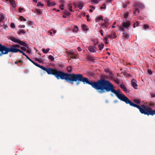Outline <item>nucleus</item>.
Masks as SVG:
<instances>
[{
  "instance_id": "obj_48",
  "label": "nucleus",
  "mask_w": 155,
  "mask_h": 155,
  "mask_svg": "<svg viewBox=\"0 0 155 155\" xmlns=\"http://www.w3.org/2000/svg\"><path fill=\"white\" fill-rule=\"evenodd\" d=\"M97 19L99 20H103L102 16H100L98 17L97 18Z\"/></svg>"
},
{
  "instance_id": "obj_58",
  "label": "nucleus",
  "mask_w": 155,
  "mask_h": 155,
  "mask_svg": "<svg viewBox=\"0 0 155 155\" xmlns=\"http://www.w3.org/2000/svg\"><path fill=\"white\" fill-rule=\"evenodd\" d=\"M78 51H81V49L80 47H78Z\"/></svg>"
},
{
  "instance_id": "obj_36",
  "label": "nucleus",
  "mask_w": 155,
  "mask_h": 155,
  "mask_svg": "<svg viewBox=\"0 0 155 155\" xmlns=\"http://www.w3.org/2000/svg\"><path fill=\"white\" fill-rule=\"evenodd\" d=\"M106 8V5L104 3L103 5V6L100 7V9H105Z\"/></svg>"
},
{
  "instance_id": "obj_21",
  "label": "nucleus",
  "mask_w": 155,
  "mask_h": 155,
  "mask_svg": "<svg viewBox=\"0 0 155 155\" xmlns=\"http://www.w3.org/2000/svg\"><path fill=\"white\" fill-rule=\"evenodd\" d=\"M77 6L79 9H81L83 7V4L81 2H80L77 5Z\"/></svg>"
},
{
  "instance_id": "obj_57",
  "label": "nucleus",
  "mask_w": 155,
  "mask_h": 155,
  "mask_svg": "<svg viewBox=\"0 0 155 155\" xmlns=\"http://www.w3.org/2000/svg\"><path fill=\"white\" fill-rule=\"evenodd\" d=\"M19 27L20 28H25V25H20L19 26Z\"/></svg>"
},
{
  "instance_id": "obj_38",
  "label": "nucleus",
  "mask_w": 155,
  "mask_h": 155,
  "mask_svg": "<svg viewBox=\"0 0 155 155\" xmlns=\"http://www.w3.org/2000/svg\"><path fill=\"white\" fill-rule=\"evenodd\" d=\"M107 37L108 38L112 39L113 38L112 34L111 33L110 34L107 35Z\"/></svg>"
},
{
  "instance_id": "obj_25",
  "label": "nucleus",
  "mask_w": 155,
  "mask_h": 155,
  "mask_svg": "<svg viewBox=\"0 0 155 155\" xmlns=\"http://www.w3.org/2000/svg\"><path fill=\"white\" fill-rule=\"evenodd\" d=\"M133 101L136 104H140V101L138 99H135L133 100Z\"/></svg>"
},
{
  "instance_id": "obj_64",
  "label": "nucleus",
  "mask_w": 155,
  "mask_h": 155,
  "mask_svg": "<svg viewBox=\"0 0 155 155\" xmlns=\"http://www.w3.org/2000/svg\"><path fill=\"white\" fill-rule=\"evenodd\" d=\"M136 24L137 26L139 24V23L138 21H136L135 23V24Z\"/></svg>"
},
{
  "instance_id": "obj_40",
  "label": "nucleus",
  "mask_w": 155,
  "mask_h": 155,
  "mask_svg": "<svg viewBox=\"0 0 155 155\" xmlns=\"http://www.w3.org/2000/svg\"><path fill=\"white\" fill-rule=\"evenodd\" d=\"M87 59L91 61H92L94 60V59L93 58L91 57H90V56H88L87 57Z\"/></svg>"
},
{
  "instance_id": "obj_61",
  "label": "nucleus",
  "mask_w": 155,
  "mask_h": 155,
  "mask_svg": "<svg viewBox=\"0 0 155 155\" xmlns=\"http://www.w3.org/2000/svg\"><path fill=\"white\" fill-rule=\"evenodd\" d=\"M29 23L30 25H32L33 24V22L31 21H29Z\"/></svg>"
},
{
  "instance_id": "obj_56",
  "label": "nucleus",
  "mask_w": 155,
  "mask_h": 155,
  "mask_svg": "<svg viewBox=\"0 0 155 155\" xmlns=\"http://www.w3.org/2000/svg\"><path fill=\"white\" fill-rule=\"evenodd\" d=\"M26 51L28 53H30L31 52V50L30 49H28V50L26 49Z\"/></svg>"
},
{
  "instance_id": "obj_62",
  "label": "nucleus",
  "mask_w": 155,
  "mask_h": 155,
  "mask_svg": "<svg viewBox=\"0 0 155 155\" xmlns=\"http://www.w3.org/2000/svg\"><path fill=\"white\" fill-rule=\"evenodd\" d=\"M26 45H26L25 46H24V47H26V48H27L28 49L29 48V47H28V45L27 44H26Z\"/></svg>"
},
{
  "instance_id": "obj_14",
  "label": "nucleus",
  "mask_w": 155,
  "mask_h": 155,
  "mask_svg": "<svg viewBox=\"0 0 155 155\" xmlns=\"http://www.w3.org/2000/svg\"><path fill=\"white\" fill-rule=\"evenodd\" d=\"M12 5V7L13 8H15L16 7L15 2L13 0H8Z\"/></svg>"
},
{
  "instance_id": "obj_41",
  "label": "nucleus",
  "mask_w": 155,
  "mask_h": 155,
  "mask_svg": "<svg viewBox=\"0 0 155 155\" xmlns=\"http://www.w3.org/2000/svg\"><path fill=\"white\" fill-rule=\"evenodd\" d=\"M144 28L145 29H147V28H149V26L147 24H145L143 26Z\"/></svg>"
},
{
  "instance_id": "obj_3",
  "label": "nucleus",
  "mask_w": 155,
  "mask_h": 155,
  "mask_svg": "<svg viewBox=\"0 0 155 155\" xmlns=\"http://www.w3.org/2000/svg\"><path fill=\"white\" fill-rule=\"evenodd\" d=\"M128 104L131 106L138 108L141 114L147 115H151V116H153L155 114V109L152 110L151 108H147L144 104L141 105V107H140L138 105L133 103L130 100Z\"/></svg>"
},
{
  "instance_id": "obj_13",
  "label": "nucleus",
  "mask_w": 155,
  "mask_h": 155,
  "mask_svg": "<svg viewBox=\"0 0 155 155\" xmlns=\"http://www.w3.org/2000/svg\"><path fill=\"white\" fill-rule=\"evenodd\" d=\"M123 37L125 38L126 39H128L129 37V35L126 32H125L124 31H123Z\"/></svg>"
},
{
  "instance_id": "obj_55",
  "label": "nucleus",
  "mask_w": 155,
  "mask_h": 155,
  "mask_svg": "<svg viewBox=\"0 0 155 155\" xmlns=\"http://www.w3.org/2000/svg\"><path fill=\"white\" fill-rule=\"evenodd\" d=\"M25 56L27 58L28 60H29L31 62L32 61L31 60L28 56H27L26 55H25Z\"/></svg>"
},
{
  "instance_id": "obj_39",
  "label": "nucleus",
  "mask_w": 155,
  "mask_h": 155,
  "mask_svg": "<svg viewBox=\"0 0 155 155\" xmlns=\"http://www.w3.org/2000/svg\"><path fill=\"white\" fill-rule=\"evenodd\" d=\"M37 5L38 6H43L44 5L43 4H42L41 2H38V3L37 4Z\"/></svg>"
},
{
  "instance_id": "obj_28",
  "label": "nucleus",
  "mask_w": 155,
  "mask_h": 155,
  "mask_svg": "<svg viewBox=\"0 0 155 155\" xmlns=\"http://www.w3.org/2000/svg\"><path fill=\"white\" fill-rule=\"evenodd\" d=\"M42 51L45 53H47L49 51V48H47L46 50L45 49H42Z\"/></svg>"
},
{
  "instance_id": "obj_19",
  "label": "nucleus",
  "mask_w": 155,
  "mask_h": 155,
  "mask_svg": "<svg viewBox=\"0 0 155 155\" xmlns=\"http://www.w3.org/2000/svg\"><path fill=\"white\" fill-rule=\"evenodd\" d=\"M36 13L38 15H40L42 14V11L40 9H37L36 10Z\"/></svg>"
},
{
  "instance_id": "obj_60",
  "label": "nucleus",
  "mask_w": 155,
  "mask_h": 155,
  "mask_svg": "<svg viewBox=\"0 0 155 155\" xmlns=\"http://www.w3.org/2000/svg\"><path fill=\"white\" fill-rule=\"evenodd\" d=\"M151 96L152 97H155V94H152L151 95Z\"/></svg>"
},
{
  "instance_id": "obj_53",
  "label": "nucleus",
  "mask_w": 155,
  "mask_h": 155,
  "mask_svg": "<svg viewBox=\"0 0 155 155\" xmlns=\"http://www.w3.org/2000/svg\"><path fill=\"white\" fill-rule=\"evenodd\" d=\"M113 35V37L114 38H116V34L115 33H114L112 34Z\"/></svg>"
},
{
  "instance_id": "obj_18",
  "label": "nucleus",
  "mask_w": 155,
  "mask_h": 155,
  "mask_svg": "<svg viewBox=\"0 0 155 155\" xmlns=\"http://www.w3.org/2000/svg\"><path fill=\"white\" fill-rule=\"evenodd\" d=\"M134 14L136 15H138L139 13V9L137 8H135L134 11L133 12Z\"/></svg>"
},
{
  "instance_id": "obj_17",
  "label": "nucleus",
  "mask_w": 155,
  "mask_h": 155,
  "mask_svg": "<svg viewBox=\"0 0 155 155\" xmlns=\"http://www.w3.org/2000/svg\"><path fill=\"white\" fill-rule=\"evenodd\" d=\"M120 88H122L124 92H126L127 91V90L126 87L124 86V85L120 84Z\"/></svg>"
},
{
  "instance_id": "obj_23",
  "label": "nucleus",
  "mask_w": 155,
  "mask_h": 155,
  "mask_svg": "<svg viewBox=\"0 0 155 155\" xmlns=\"http://www.w3.org/2000/svg\"><path fill=\"white\" fill-rule=\"evenodd\" d=\"M108 25H109L105 23H103L101 24V25L102 27H104L107 28H108Z\"/></svg>"
},
{
  "instance_id": "obj_24",
  "label": "nucleus",
  "mask_w": 155,
  "mask_h": 155,
  "mask_svg": "<svg viewBox=\"0 0 155 155\" xmlns=\"http://www.w3.org/2000/svg\"><path fill=\"white\" fill-rule=\"evenodd\" d=\"M155 104L154 103L151 102H150L149 104V105L151 107V108L155 106Z\"/></svg>"
},
{
  "instance_id": "obj_46",
  "label": "nucleus",
  "mask_w": 155,
  "mask_h": 155,
  "mask_svg": "<svg viewBox=\"0 0 155 155\" xmlns=\"http://www.w3.org/2000/svg\"><path fill=\"white\" fill-rule=\"evenodd\" d=\"M20 48L23 51H26V48H25V47H21Z\"/></svg>"
},
{
  "instance_id": "obj_7",
  "label": "nucleus",
  "mask_w": 155,
  "mask_h": 155,
  "mask_svg": "<svg viewBox=\"0 0 155 155\" xmlns=\"http://www.w3.org/2000/svg\"><path fill=\"white\" fill-rule=\"evenodd\" d=\"M11 40L12 41L15 42H16L19 44L23 46L24 47V46H25L26 45H26V43L23 42V41L19 40L18 39L14 37H11Z\"/></svg>"
},
{
  "instance_id": "obj_16",
  "label": "nucleus",
  "mask_w": 155,
  "mask_h": 155,
  "mask_svg": "<svg viewBox=\"0 0 155 155\" xmlns=\"http://www.w3.org/2000/svg\"><path fill=\"white\" fill-rule=\"evenodd\" d=\"M31 62L32 63H33L35 65H36V66H37L38 67L42 69V68H43V66H41V65L38 64H37V63L35 62L34 61H32Z\"/></svg>"
},
{
  "instance_id": "obj_30",
  "label": "nucleus",
  "mask_w": 155,
  "mask_h": 155,
  "mask_svg": "<svg viewBox=\"0 0 155 155\" xmlns=\"http://www.w3.org/2000/svg\"><path fill=\"white\" fill-rule=\"evenodd\" d=\"M109 20V19L107 18H105L104 20V23H106L108 25H109L110 24V23L108 22Z\"/></svg>"
},
{
  "instance_id": "obj_15",
  "label": "nucleus",
  "mask_w": 155,
  "mask_h": 155,
  "mask_svg": "<svg viewBox=\"0 0 155 155\" xmlns=\"http://www.w3.org/2000/svg\"><path fill=\"white\" fill-rule=\"evenodd\" d=\"M72 66H70L69 67H68L67 68V70L68 71V73L69 74H70V73L72 71Z\"/></svg>"
},
{
  "instance_id": "obj_45",
  "label": "nucleus",
  "mask_w": 155,
  "mask_h": 155,
  "mask_svg": "<svg viewBox=\"0 0 155 155\" xmlns=\"http://www.w3.org/2000/svg\"><path fill=\"white\" fill-rule=\"evenodd\" d=\"M11 26L12 28H14L15 27V25L14 23H11Z\"/></svg>"
},
{
  "instance_id": "obj_33",
  "label": "nucleus",
  "mask_w": 155,
  "mask_h": 155,
  "mask_svg": "<svg viewBox=\"0 0 155 155\" xmlns=\"http://www.w3.org/2000/svg\"><path fill=\"white\" fill-rule=\"evenodd\" d=\"M48 58L51 61H53L54 60V58L53 56L51 55H50L48 56Z\"/></svg>"
},
{
  "instance_id": "obj_52",
  "label": "nucleus",
  "mask_w": 155,
  "mask_h": 155,
  "mask_svg": "<svg viewBox=\"0 0 155 155\" xmlns=\"http://www.w3.org/2000/svg\"><path fill=\"white\" fill-rule=\"evenodd\" d=\"M24 10V8H22L21 7H19V11L20 12H21L22 11Z\"/></svg>"
},
{
  "instance_id": "obj_35",
  "label": "nucleus",
  "mask_w": 155,
  "mask_h": 155,
  "mask_svg": "<svg viewBox=\"0 0 155 155\" xmlns=\"http://www.w3.org/2000/svg\"><path fill=\"white\" fill-rule=\"evenodd\" d=\"M93 44L94 45H96L98 44L99 43V41H97V40H94L93 41Z\"/></svg>"
},
{
  "instance_id": "obj_49",
  "label": "nucleus",
  "mask_w": 155,
  "mask_h": 155,
  "mask_svg": "<svg viewBox=\"0 0 155 155\" xmlns=\"http://www.w3.org/2000/svg\"><path fill=\"white\" fill-rule=\"evenodd\" d=\"M69 54L70 56H72V57H74V58H75V57H74V55H75L73 53H72V52H70L69 53Z\"/></svg>"
},
{
  "instance_id": "obj_29",
  "label": "nucleus",
  "mask_w": 155,
  "mask_h": 155,
  "mask_svg": "<svg viewBox=\"0 0 155 155\" xmlns=\"http://www.w3.org/2000/svg\"><path fill=\"white\" fill-rule=\"evenodd\" d=\"M45 2L47 3V5L48 6H51V3L50 2V0H45Z\"/></svg>"
},
{
  "instance_id": "obj_50",
  "label": "nucleus",
  "mask_w": 155,
  "mask_h": 155,
  "mask_svg": "<svg viewBox=\"0 0 155 155\" xmlns=\"http://www.w3.org/2000/svg\"><path fill=\"white\" fill-rule=\"evenodd\" d=\"M148 73L150 74H152V72L150 70L148 69L147 70Z\"/></svg>"
},
{
  "instance_id": "obj_43",
  "label": "nucleus",
  "mask_w": 155,
  "mask_h": 155,
  "mask_svg": "<svg viewBox=\"0 0 155 155\" xmlns=\"http://www.w3.org/2000/svg\"><path fill=\"white\" fill-rule=\"evenodd\" d=\"M91 1L95 3H98L99 0H91Z\"/></svg>"
},
{
  "instance_id": "obj_26",
  "label": "nucleus",
  "mask_w": 155,
  "mask_h": 155,
  "mask_svg": "<svg viewBox=\"0 0 155 155\" xmlns=\"http://www.w3.org/2000/svg\"><path fill=\"white\" fill-rule=\"evenodd\" d=\"M130 3V2L129 1L126 2L125 4H124L123 6V7L124 8H125L127 7V5L129 4Z\"/></svg>"
},
{
  "instance_id": "obj_12",
  "label": "nucleus",
  "mask_w": 155,
  "mask_h": 155,
  "mask_svg": "<svg viewBox=\"0 0 155 155\" xmlns=\"http://www.w3.org/2000/svg\"><path fill=\"white\" fill-rule=\"evenodd\" d=\"M4 15L2 14L1 15V17L0 18V25L1 26H2L4 25V23L2 22V21L4 19Z\"/></svg>"
},
{
  "instance_id": "obj_51",
  "label": "nucleus",
  "mask_w": 155,
  "mask_h": 155,
  "mask_svg": "<svg viewBox=\"0 0 155 155\" xmlns=\"http://www.w3.org/2000/svg\"><path fill=\"white\" fill-rule=\"evenodd\" d=\"M99 32L101 33V36H103L104 35V34L103 33V31L102 30H100Z\"/></svg>"
},
{
  "instance_id": "obj_27",
  "label": "nucleus",
  "mask_w": 155,
  "mask_h": 155,
  "mask_svg": "<svg viewBox=\"0 0 155 155\" xmlns=\"http://www.w3.org/2000/svg\"><path fill=\"white\" fill-rule=\"evenodd\" d=\"M82 27L83 28L84 30L87 31L88 30L87 29V26L85 25H83L82 26Z\"/></svg>"
},
{
  "instance_id": "obj_42",
  "label": "nucleus",
  "mask_w": 155,
  "mask_h": 155,
  "mask_svg": "<svg viewBox=\"0 0 155 155\" xmlns=\"http://www.w3.org/2000/svg\"><path fill=\"white\" fill-rule=\"evenodd\" d=\"M69 7V10H70V11L71 12H73V9H72V6L71 5H68Z\"/></svg>"
},
{
  "instance_id": "obj_34",
  "label": "nucleus",
  "mask_w": 155,
  "mask_h": 155,
  "mask_svg": "<svg viewBox=\"0 0 155 155\" xmlns=\"http://www.w3.org/2000/svg\"><path fill=\"white\" fill-rule=\"evenodd\" d=\"M114 79V78H113V79L112 80H114V81L115 82H116L117 84H118L119 83V80L118 78H115Z\"/></svg>"
},
{
  "instance_id": "obj_20",
  "label": "nucleus",
  "mask_w": 155,
  "mask_h": 155,
  "mask_svg": "<svg viewBox=\"0 0 155 155\" xmlns=\"http://www.w3.org/2000/svg\"><path fill=\"white\" fill-rule=\"evenodd\" d=\"M104 46V45L103 43L101 44V45H99L98 47L99 48V50L101 51L102 49L103 48Z\"/></svg>"
},
{
  "instance_id": "obj_8",
  "label": "nucleus",
  "mask_w": 155,
  "mask_h": 155,
  "mask_svg": "<svg viewBox=\"0 0 155 155\" xmlns=\"http://www.w3.org/2000/svg\"><path fill=\"white\" fill-rule=\"evenodd\" d=\"M88 49L91 53H95L97 51V48L94 46H90L88 47Z\"/></svg>"
},
{
  "instance_id": "obj_11",
  "label": "nucleus",
  "mask_w": 155,
  "mask_h": 155,
  "mask_svg": "<svg viewBox=\"0 0 155 155\" xmlns=\"http://www.w3.org/2000/svg\"><path fill=\"white\" fill-rule=\"evenodd\" d=\"M134 6L136 7L140 8H144V6L140 2H136L134 4Z\"/></svg>"
},
{
  "instance_id": "obj_31",
  "label": "nucleus",
  "mask_w": 155,
  "mask_h": 155,
  "mask_svg": "<svg viewBox=\"0 0 155 155\" xmlns=\"http://www.w3.org/2000/svg\"><path fill=\"white\" fill-rule=\"evenodd\" d=\"M15 51H16V52H19L20 53H22V54L24 56H25L26 54H25V53L23 52L22 51L20 50H15Z\"/></svg>"
},
{
  "instance_id": "obj_2",
  "label": "nucleus",
  "mask_w": 155,
  "mask_h": 155,
  "mask_svg": "<svg viewBox=\"0 0 155 155\" xmlns=\"http://www.w3.org/2000/svg\"><path fill=\"white\" fill-rule=\"evenodd\" d=\"M54 76L58 79L65 80L67 82L73 84L74 82H76L78 85L80 82L89 84L90 81L87 78L83 77L81 74H69L59 71L57 69L55 71Z\"/></svg>"
},
{
  "instance_id": "obj_6",
  "label": "nucleus",
  "mask_w": 155,
  "mask_h": 155,
  "mask_svg": "<svg viewBox=\"0 0 155 155\" xmlns=\"http://www.w3.org/2000/svg\"><path fill=\"white\" fill-rule=\"evenodd\" d=\"M43 70L45 71L48 74L54 75L55 71L56 70L55 69H53L51 68H46L43 66L42 69Z\"/></svg>"
},
{
  "instance_id": "obj_22",
  "label": "nucleus",
  "mask_w": 155,
  "mask_h": 155,
  "mask_svg": "<svg viewBox=\"0 0 155 155\" xmlns=\"http://www.w3.org/2000/svg\"><path fill=\"white\" fill-rule=\"evenodd\" d=\"M78 30V27L77 26H75L74 28L73 29V31L74 32L77 33Z\"/></svg>"
},
{
  "instance_id": "obj_44",
  "label": "nucleus",
  "mask_w": 155,
  "mask_h": 155,
  "mask_svg": "<svg viewBox=\"0 0 155 155\" xmlns=\"http://www.w3.org/2000/svg\"><path fill=\"white\" fill-rule=\"evenodd\" d=\"M129 14V13L128 12H127V13L124 14V17L127 18Z\"/></svg>"
},
{
  "instance_id": "obj_37",
  "label": "nucleus",
  "mask_w": 155,
  "mask_h": 155,
  "mask_svg": "<svg viewBox=\"0 0 155 155\" xmlns=\"http://www.w3.org/2000/svg\"><path fill=\"white\" fill-rule=\"evenodd\" d=\"M20 19L21 21H26V19L23 17V16H20Z\"/></svg>"
},
{
  "instance_id": "obj_47",
  "label": "nucleus",
  "mask_w": 155,
  "mask_h": 155,
  "mask_svg": "<svg viewBox=\"0 0 155 155\" xmlns=\"http://www.w3.org/2000/svg\"><path fill=\"white\" fill-rule=\"evenodd\" d=\"M64 14L67 15H70L71 14L69 12H68L67 11H65V12H64Z\"/></svg>"
},
{
  "instance_id": "obj_1",
  "label": "nucleus",
  "mask_w": 155,
  "mask_h": 155,
  "mask_svg": "<svg viewBox=\"0 0 155 155\" xmlns=\"http://www.w3.org/2000/svg\"><path fill=\"white\" fill-rule=\"evenodd\" d=\"M89 84L100 94L110 91L115 94L120 101L124 102L126 104H128L130 102V100L124 94H120V90L116 91L114 89V85L108 80L104 79H100L96 81H90Z\"/></svg>"
},
{
  "instance_id": "obj_10",
  "label": "nucleus",
  "mask_w": 155,
  "mask_h": 155,
  "mask_svg": "<svg viewBox=\"0 0 155 155\" xmlns=\"http://www.w3.org/2000/svg\"><path fill=\"white\" fill-rule=\"evenodd\" d=\"M104 71L106 72H108L109 73V74L110 76V80H112L114 78V75L112 72L110 71L108 69H105Z\"/></svg>"
},
{
  "instance_id": "obj_9",
  "label": "nucleus",
  "mask_w": 155,
  "mask_h": 155,
  "mask_svg": "<svg viewBox=\"0 0 155 155\" xmlns=\"http://www.w3.org/2000/svg\"><path fill=\"white\" fill-rule=\"evenodd\" d=\"M131 85L134 89H137L138 86L137 84V81L135 79H133L131 81Z\"/></svg>"
},
{
  "instance_id": "obj_32",
  "label": "nucleus",
  "mask_w": 155,
  "mask_h": 155,
  "mask_svg": "<svg viewBox=\"0 0 155 155\" xmlns=\"http://www.w3.org/2000/svg\"><path fill=\"white\" fill-rule=\"evenodd\" d=\"M26 32L25 31L23 30H20L19 31H18V33L19 34H24Z\"/></svg>"
},
{
  "instance_id": "obj_5",
  "label": "nucleus",
  "mask_w": 155,
  "mask_h": 155,
  "mask_svg": "<svg viewBox=\"0 0 155 155\" xmlns=\"http://www.w3.org/2000/svg\"><path fill=\"white\" fill-rule=\"evenodd\" d=\"M130 25V21L124 22L121 25L119 26V30L120 31H124V29L128 28Z\"/></svg>"
},
{
  "instance_id": "obj_4",
  "label": "nucleus",
  "mask_w": 155,
  "mask_h": 155,
  "mask_svg": "<svg viewBox=\"0 0 155 155\" xmlns=\"http://www.w3.org/2000/svg\"><path fill=\"white\" fill-rule=\"evenodd\" d=\"M20 46L18 45H13L12 46L8 48L5 45H3L0 43V57L4 55L8 54L9 52L16 53V50H19L17 48H19Z\"/></svg>"
},
{
  "instance_id": "obj_59",
  "label": "nucleus",
  "mask_w": 155,
  "mask_h": 155,
  "mask_svg": "<svg viewBox=\"0 0 155 155\" xmlns=\"http://www.w3.org/2000/svg\"><path fill=\"white\" fill-rule=\"evenodd\" d=\"M90 8H92L94 9H95V7L93 5H90Z\"/></svg>"
},
{
  "instance_id": "obj_63",
  "label": "nucleus",
  "mask_w": 155,
  "mask_h": 155,
  "mask_svg": "<svg viewBox=\"0 0 155 155\" xmlns=\"http://www.w3.org/2000/svg\"><path fill=\"white\" fill-rule=\"evenodd\" d=\"M55 5V3H51V6H53L54 5Z\"/></svg>"
},
{
  "instance_id": "obj_54",
  "label": "nucleus",
  "mask_w": 155,
  "mask_h": 155,
  "mask_svg": "<svg viewBox=\"0 0 155 155\" xmlns=\"http://www.w3.org/2000/svg\"><path fill=\"white\" fill-rule=\"evenodd\" d=\"M63 6L64 5H63L61 4L60 6V8L61 10H63L64 9V8H63Z\"/></svg>"
}]
</instances>
